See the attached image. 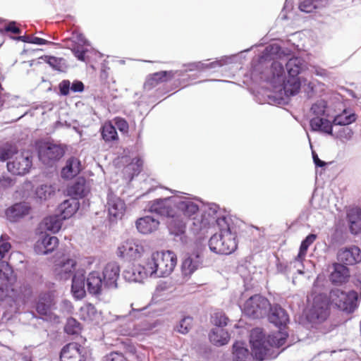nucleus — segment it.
Listing matches in <instances>:
<instances>
[{"label":"nucleus","instance_id":"nucleus-37","mask_svg":"<svg viewBox=\"0 0 361 361\" xmlns=\"http://www.w3.org/2000/svg\"><path fill=\"white\" fill-rule=\"evenodd\" d=\"M357 116L354 111L344 109L341 114L336 115L332 121L335 126H348L356 121Z\"/></svg>","mask_w":361,"mask_h":361},{"label":"nucleus","instance_id":"nucleus-29","mask_svg":"<svg viewBox=\"0 0 361 361\" xmlns=\"http://www.w3.org/2000/svg\"><path fill=\"white\" fill-rule=\"evenodd\" d=\"M159 225V221L151 216L139 218L135 221L137 231L142 234H149L156 231Z\"/></svg>","mask_w":361,"mask_h":361},{"label":"nucleus","instance_id":"nucleus-55","mask_svg":"<svg viewBox=\"0 0 361 361\" xmlns=\"http://www.w3.org/2000/svg\"><path fill=\"white\" fill-rule=\"evenodd\" d=\"M228 321V318L222 312H215L212 316V323L215 326V327L223 328V326L227 325Z\"/></svg>","mask_w":361,"mask_h":361},{"label":"nucleus","instance_id":"nucleus-40","mask_svg":"<svg viewBox=\"0 0 361 361\" xmlns=\"http://www.w3.org/2000/svg\"><path fill=\"white\" fill-rule=\"evenodd\" d=\"M317 235L316 234L310 233L301 242L298 254L295 257V260L300 262V265L301 267H303L302 261L307 254V251L309 247L314 243V241L317 239Z\"/></svg>","mask_w":361,"mask_h":361},{"label":"nucleus","instance_id":"nucleus-42","mask_svg":"<svg viewBox=\"0 0 361 361\" xmlns=\"http://www.w3.org/2000/svg\"><path fill=\"white\" fill-rule=\"evenodd\" d=\"M62 220V217L58 215L45 217L43 220L44 228L53 233H57L61 228Z\"/></svg>","mask_w":361,"mask_h":361},{"label":"nucleus","instance_id":"nucleus-57","mask_svg":"<svg viewBox=\"0 0 361 361\" xmlns=\"http://www.w3.org/2000/svg\"><path fill=\"white\" fill-rule=\"evenodd\" d=\"M104 361H127V358L122 353L113 351L104 356Z\"/></svg>","mask_w":361,"mask_h":361},{"label":"nucleus","instance_id":"nucleus-25","mask_svg":"<svg viewBox=\"0 0 361 361\" xmlns=\"http://www.w3.org/2000/svg\"><path fill=\"white\" fill-rule=\"evenodd\" d=\"M334 270L329 275L330 281L334 285H342L348 281L350 277L349 269L340 263H334Z\"/></svg>","mask_w":361,"mask_h":361},{"label":"nucleus","instance_id":"nucleus-63","mask_svg":"<svg viewBox=\"0 0 361 361\" xmlns=\"http://www.w3.org/2000/svg\"><path fill=\"white\" fill-rule=\"evenodd\" d=\"M71 91L73 92H82L85 90V85L80 80H75L71 83Z\"/></svg>","mask_w":361,"mask_h":361},{"label":"nucleus","instance_id":"nucleus-41","mask_svg":"<svg viewBox=\"0 0 361 361\" xmlns=\"http://www.w3.org/2000/svg\"><path fill=\"white\" fill-rule=\"evenodd\" d=\"M100 131L102 137L105 142L116 141L118 139L116 128L110 121L102 125Z\"/></svg>","mask_w":361,"mask_h":361},{"label":"nucleus","instance_id":"nucleus-59","mask_svg":"<svg viewBox=\"0 0 361 361\" xmlns=\"http://www.w3.org/2000/svg\"><path fill=\"white\" fill-rule=\"evenodd\" d=\"M288 335L286 332L279 331L274 336V343L278 347H281L286 343V341L288 338Z\"/></svg>","mask_w":361,"mask_h":361},{"label":"nucleus","instance_id":"nucleus-60","mask_svg":"<svg viewBox=\"0 0 361 361\" xmlns=\"http://www.w3.org/2000/svg\"><path fill=\"white\" fill-rule=\"evenodd\" d=\"M59 90L61 95L67 96L70 93V90H71V82L68 80H63L59 84Z\"/></svg>","mask_w":361,"mask_h":361},{"label":"nucleus","instance_id":"nucleus-47","mask_svg":"<svg viewBox=\"0 0 361 361\" xmlns=\"http://www.w3.org/2000/svg\"><path fill=\"white\" fill-rule=\"evenodd\" d=\"M18 153L17 148L15 145L10 143H5L0 146V161H4L12 159L13 155Z\"/></svg>","mask_w":361,"mask_h":361},{"label":"nucleus","instance_id":"nucleus-17","mask_svg":"<svg viewBox=\"0 0 361 361\" xmlns=\"http://www.w3.org/2000/svg\"><path fill=\"white\" fill-rule=\"evenodd\" d=\"M340 264L345 266L354 265L361 262V250L355 245L341 249L337 255Z\"/></svg>","mask_w":361,"mask_h":361},{"label":"nucleus","instance_id":"nucleus-24","mask_svg":"<svg viewBox=\"0 0 361 361\" xmlns=\"http://www.w3.org/2000/svg\"><path fill=\"white\" fill-rule=\"evenodd\" d=\"M54 304V295L52 291L42 293L39 296V300L36 305V311L41 315L47 316Z\"/></svg>","mask_w":361,"mask_h":361},{"label":"nucleus","instance_id":"nucleus-38","mask_svg":"<svg viewBox=\"0 0 361 361\" xmlns=\"http://www.w3.org/2000/svg\"><path fill=\"white\" fill-rule=\"evenodd\" d=\"M347 298L341 300V303H344L345 307H337L338 310L345 312L346 313H353L357 307V301L358 300V294L355 290H350L346 292Z\"/></svg>","mask_w":361,"mask_h":361},{"label":"nucleus","instance_id":"nucleus-28","mask_svg":"<svg viewBox=\"0 0 361 361\" xmlns=\"http://www.w3.org/2000/svg\"><path fill=\"white\" fill-rule=\"evenodd\" d=\"M236 56V55H231L229 56H224L212 62H208L209 60H206L204 61H197V71H204L206 70H212L216 71L223 66L233 63V59H235Z\"/></svg>","mask_w":361,"mask_h":361},{"label":"nucleus","instance_id":"nucleus-12","mask_svg":"<svg viewBox=\"0 0 361 361\" xmlns=\"http://www.w3.org/2000/svg\"><path fill=\"white\" fill-rule=\"evenodd\" d=\"M310 315L312 319L319 322L327 319L329 315V302L326 295H319L314 297Z\"/></svg>","mask_w":361,"mask_h":361},{"label":"nucleus","instance_id":"nucleus-33","mask_svg":"<svg viewBox=\"0 0 361 361\" xmlns=\"http://www.w3.org/2000/svg\"><path fill=\"white\" fill-rule=\"evenodd\" d=\"M233 361H252V357L244 342L235 341L233 345Z\"/></svg>","mask_w":361,"mask_h":361},{"label":"nucleus","instance_id":"nucleus-20","mask_svg":"<svg viewBox=\"0 0 361 361\" xmlns=\"http://www.w3.org/2000/svg\"><path fill=\"white\" fill-rule=\"evenodd\" d=\"M123 278L129 282L141 283L145 279L149 276L147 262L145 265H133L126 269L123 272Z\"/></svg>","mask_w":361,"mask_h":361},{"label":"nucleus","instance_id":"nucleus-58","mask_svg":"<svg viewBox=\"0 0 361 361\" xmlns=\"http://www.w3.org/2000/svg\"><path fill=\"white\" fill-rule=\"evenodd\" d=\"M36 195L41 200H46L51 195V188L47 185H42L37 188Z\"/></svg>","mask_w":361,"mask_h":361},{"label":"nucleus","instance_id":"nucleus-49","mask_svg":"<svg viewBox=\"0 0 361 361\" xmlns=\"http://www.w3.org/2000/svg\"><path fill=\"white\" fill-rule=\"evenodd\" d=\"M46 62L55 71L63 72L66 68V60L53 56H46Z\"/></svg>","mask_w":361,"mask_h":361},{"label":"nucleus","instance_id":"nucleus-34","mask_svg":"<svg viewBox=\"0 0 361 361\" xmlns=\"http://www.w3.org/2000/svg\"><path fill=\"white\" fill-rule=\"evenodd\" d=\"M30 207L24 203H16L6 210V216L11 221H17L29 214Z\"/></svg>","mask_w":361,"mask_h":361},{"label":"nucleus","instance_id":"nucleus-9","mask_svg":"<svg viewBox=\"0 0 361 361\" xmlns=\"http://www.w3.org/2000/svg\"><path fill=\"white\" fill-rule=\"evenodd\" d=\"M106 207L108 211L109 219L111 222L117 221L123 216L126 211V204L119 197L109 191L107 195Z\"/></svg>","mask_w":361,"mask_h":361},{"label":"nucleus","instance_id":"nucleus-51","mask_svg":"<svg viewBox=\"0 0 361 361\" xmlns=\"http://www.w3.org/2000/svg\"><path fill=\"white\" fill-rule=\"evenodd\" d=\"M64 331L69 335H78L81 331V324L73 317L67 319Z\"/></svg>","mask_w":361,"mask_h":361},{"label":"nucleus","instance_id":"nucleus-36","mask_svg":"<svg viewBox=\"0 0 361 361\" xmlns=\"http://www.w3.org/2000/svg\"><path fill=\"white\" fill-rule=\"evenodd\" d=\"M79 202L75 199L64 200L59 206V210L63 219L71 217L78 209Z\"/></svg>","mask_w":361,"mask_h":361},{"label":"nucleus","instance_id":"nucleus-5","mask_svg":"<svg viewBox=\"0 0 361 361\" xmlns=\"http://www.w3.org/2000/svg\"><path fill=\"white\" fill-rule=\"evenodd\" d=\"M250 343L252 359L263 361L272 358L268 353L269 348L266 344L265 335L261 329L255 328L251 331Z\"/></svg>","mask_w":361,"mask_h":361},{"label":"nucleus","instance_id":"nucleus-23","mask_svg":"<svg viewBox=\"0 0 361 361\" xmlns=\"http://www.w3.org/2000/svg\"><path fill=\"white\" fill-rule=\"evenodd\" d=\"M59 239L56 236L45 234L40 241L35 245V251L37 255H48L51 253L58 246Z\"/></svg>","mask_w":361,"mask_h":361},{"label":"nucleus","instance_id":"nucleus-31","mask_svg":"<svg viewBox=\"0 0 361 361\" xmlns=\"http://www.w3.org/2000/svg\"><path fill=\"white\" fill-rule=\"evenodd\" d=\"M310 126L314 132H323L329 135L333 133V123L326 118L314 117L310 121Z\"/></svg>","mask_w":361,"mask_h":361},{"label":"nucleus","instance_id":"nucleus-43","mask_svg":"<svg viewBox=\"0 0 361 361\" xmlns=\"http://www.w3.org/2000/svg\"><path fill=\"white\" fill-rule=\"evenodd\" d=\"M89 47L88 45L75 44L71 49V51L78 60L85 61L86 59L90 57V54L94 51Z\"/></svg>","mask_w":361,"mask_h":361},{"label":"nucleus","instance_id":"nucleus-4","mask_svg":"<svg viewBox=\"0 0 361 361\" xmlns=\"http://www.w3.org/2000/svg\"><path fill=\"white\" fill-rule=\"evenodd\" d=\"M269 307L270 302L267 298L255 294L245 302L242 312L248 317L257 319L266 317Z\"/></svg>","mask_w":361,"mask_h":361},{"label":"nucleus","instance_id":"nucleus-18","mask_svg":"<svg viewBox=\"0 0 361 361\" xmlns=\"http://www.w3.org/2000/svg\"><path fill=\"white\" fill-rule=\"evenodd\" d=\"M166 218V226L170 234L175 236H182L185 234V223L180 214L174 209Z\"/></svg>","mask_w":361,"mask_h":361},{"label":"nucleus","instance_id":"nucleus-11","mask_svg":"<svg viewBox=\"0 0 361 361\" xmlns=\"http://www.w3.org/2000/svg\"><path fill=\"white\" fill-rule=\"evenodd\" d=\"M143 251L144 248L141 245L128 240L118 247L117 255L124 260L130 262L140 258Z\"/></svg>","mask_w":361,"mask_h":361},{"label":"nucleus","instance_id":"nucleus-48","mask_svg":"<svg viewBox=\"0 0 361 361\" xmlns=\"http://www.w3.org/2000/svg\"><path fill=\"white\" fill-rule=\"evenodd\" d=\"M80 314L83 320L92 321L96 318L98 312L92 304L87 303L80 308Z\"/></svg>","mask_w":361,"mask_h":361},{"label":"nucleus","instance_id":"nucleus-45","mask_svg":"<svg viewBox=\"0 0 361 361\" xmlns=\"http://www.w3.org/2000/svg\"><path fill=\"white\" fill-rule=\"evenodd\" d=\"M347 298L346 292L343 291L338 288H334L331 290L329 293V295L328 298L329 302H331V304L336 307H345L346 308L344 303H341V298L344 299Z\"/></svg>","mask_w":361,"mask_h":361},{"label":"nucleus","instance_id":"nucleus-10","mask_svg":"<svg viewBox=\"0 0 361 361\" xmlns=\"http://www.w3.org/2000/svg\"><path fill=\"white\" fill-rule=\"evenodd\" d=\"M86 349L76 342L65 345L60 352V361H85Z\"/></svg>","mask_w":361,"mask_h":361},{"label":"nucleus","instance_id":"nucleus-22","mask_svg":"<svg viewBox=\"0 0 361 361\" xmlns=\"http://www.w3.org/2000/svg\"><path fill=\"white\" fill-rule=\"evenodd\" d=\"M175 209L181 216L190 217L199 210V206L185 197L176 196Z\"/></svg>","mask_w":361,"mask_h":361},{"label":"nucleus","instance_id":"nucleus-27","mask_svg":"<svg viewBox=\"0 0 361 361\" xmlns=\"http://www.w3.org/2000/svg\"><path fill=\"white\" fill-rule=\"evenodd\" d=\"M86 279L83 274L76 272L72 278L71 293L78 300L82 299L86 295Z\"/></svg>","mask_w":361,"mask_h":361},{"label":"nucleus","instance_id":"nucleus-30","mask_svg":"<svg viewBox=\"0 0 361 361\" xmlns=\"http://www.w3.org/2000/svg\"><path fill=\"white\" fill-rule=\"evenodd\" d=\"M80 171V161L75 157H71L66 160L65 166L61 169V177L65 179H71L79 174Z\"/></svg>","mask_w":361,"mask_h":361},{"label":"nucleus","instance_id":"nucleus-44","mask_svg":"<svg viewBox=\"0 0 361 361\" xmlns=\"http://www.w3.org/2000/svg\"><path fill=\"white\" fill-rule=\"evenodd\" d=\"M326 3L327 0H303L300 3L299 9L302 12L312 13Z\"/></svg>","mask_w":361,"mask_h":361},{"label":"nucleus","instance_id":"nucleus-26","mask_svg":"<svg viewBox=\"0 0 361 361\" xmlns=\"http://www.w3.org/2000/svg\"><path fill=\"white\" fill-rule=\"evenodd\" d=\"M76 261L73 259H66L62 261L56 267L55 273L59 280L66 281L71 277L73 278V272L76 267Z\"/></svg>","mask_w":361,"mask_h":361},{"label":"nucleus","instance_id":"nucleus-53","mask_svg":"<svg viewBox=\"0 0 361 361\" xmlns=\"http://www.w3.org/2000/svg\"><path fill=\"white\" fill-rule=\"evenodd\" d=\"M68 192L71 195L75 196V200L82 198L86 195L85 185L83 183L76 181L70 187Z\"/></svg>","mask_w":361,"mask_h":361},{"label":"nucleus","instance_id":"nucleus-1","mask_svg":"<svg viewBox=\"0 0 361 361\" xmlns=\"http://www.w3.org/2000/svg\"><path fill=\"white\" fill-rule=\"evenodd\" d=\"M303 59L292 57L286 63L288 76L286 77L284 67L279 61H274L269 70V75L261 73L259 80L269 83L273 88L283 90L287 97L294 96L299 92L301 82L299 74L303 67Z\"/></svg>","mask_w":361,"mask_h":361},{"label":"nucleus","instance_id":"nucleus-61","mask_svg":"<svg viewBox=\"0 0 361 361\" xmlns=\"http://www.w3.org/2000/svg\"><path fill=\"white\" fill-rule=\"evenodd\" d=\"M114 121L116 128H117L121 133H127L128 131L129 126L124 118L116 117Z\"/></svg>","mask_w":361,"mask_h":361},{"label":"nucleus","instance_id":"nucleus-13","mask_svg":"<svg viewBox=\"0 0 361 361\" xmlns=\"http://www.w3.org/2000/svg\"><path fill=\"white\" fill-rule=\"evenodd\" d=\"M175 201L176 196L155 199L149 202V210L166 217L175 209Z\"/></svg>","mask_w":361,"mask_h":361},{"label":"nucleus","instance_id":"nucleus-15","mask_svg":"<svg viewBox=\"0 0 361 361\" xmlns=\"http://www.w3.org/2000/svg\"><path fill=\"white\" fill-rule=\"evenodd\" d=\"M267 316L269 322L280 329L289 322V316L286 310L278 304H270Z\"/></svg>","mask_w":361,"mask_h":361},{"label":"nucleus","instance_id":"nucleus-52","mask_svg":"<svg viewBox=\"0 0 361 361\" xmlns=\"http://www.w3.org/2000/svg\"><path fill=\"white\" fill-rule=\"evenodd\" d=\"M192 317L190 316L184 317L180 319L178 324L174 327V330L177 332L186 334L189 332L192 327Z\"/></svg>","mask_w":361,"mask_h":361},{"label":"nucleus","instance_id":"nucleus-2","mask_svg":"<svg viewBox=\"0 0 361 361\" xmlns=\"http://www.w3.org/2000/svg\"><path fill=\"white\" fill-rule=\"evenodd\" d=\"M238 219H233L231 216H224L217 219L216 226L219 233L214 234L209 240V250L219 255H231L238 247L237 238Z\"/></svg>","mask_w":361,"mask_h":361},{"label":"nucleus","instance_id":"nucleus-35","mask_svg":"<svg viewBox=\"0 0 361 361\" xmlns=\"http://www.w3.org/2000/svg\"><path fill=\"white\" fill-rule=\"evenodd\" d=\"M209 338L214 345L222 346L228 343L230 336L223 328L214 327L211 330Z\"/></svg>","mask_w":361,"mask_h":361},{"label":"nucleus","instance_id":"nucleus-14","mask_svg":"<svg viewBox=\"0 0 361 361\" xmlns=\"http://www.w3.org/2000/svg\"><path fill=\"white\" fill-rule=\"evenodd\" d=\"M203 257L198 250L187 253L182 262L181 271L184 276H190L202 267Z\"/></svg>","mask_w":361,"mask_h":361},{"label":"nucleus","instance_id":"nucleus-39","mask_svg":"<svg viewBox=\"0 0 361 361\" xmlns=\"http://www.w3.org/2000/svg\"><path fill=\"white\" fill-rule=\"evenodd\" d=\"M347 298L341 300V303H344L345 307H337L338 310L345 312L346 313H353L357 307V301L358 300V294L355 290H350L346 292Z\"/></svg>","mask_w":361,"mask_h":361},{"label":"nucleus","instance_id":"nucleus-19","mask_svg":"<svg viewBox=\"0 0 361 361\" xmlns=\"http://www.w3.org/2000/svg\"><path fill=\"white\" fill-rule=\"evenodd\" d=\"M85 279L87 293L96 298H99L102 294L104 285L100 273L97 271H92L89 273Z\"/></svg>","mask_w":361,"mask_h":361},{"label":"nucleus","instance_id":"nucleus-50","mask_svg":"<svg viewBox=\"0 0 361 361\" xmlns=\"http://www.w3.org/2000/svg\"><path fill=\"white\" fill-rule=\"evenodd\" d=\"M297 263L300 264V262L296 261L295 257L293 261H290V262L280 261L279 259H277L276 264V271L279 274L288 276L291 272L292 267H296Z\"/></svg>","mask_w":361,"mask_h":361},{"label":"nucleus","instance_id":"nucleus-54","mask_svg":"<svg viewBox=\"0 0 361 361\" xmlns=\"http://www.w3.org/2000/svg\"><path fill=\"white\" fill-rule=\"evenodd\" d=\"M326 107V102L323 99H320L312 105L310 111L316 116V117H319L325 114Z\"/></svg>","mask_w":361,"mask_h":361},{"label":"nucleus","instance_id":"nucleus-6","mask_svg":"<svg viewBox=\"0 0 361 361\" xmlns=\"http://www.w3.org/2000/svg\"><path fill=\"white\" fill-rule=\"evenodd\" d=\"M65 154V148L60 145L46 142L38 149L39 159L47 166H52Z\"/></svg>","mask_w":361,"mask_h":361},{"label":"nucleus","instance_id":"nucleus-64","mask_svg":"<svg viewBox=\"0 0 361 361\" xmlns=\"http://www.w3.org/2000/svg\"><path fill=\"white\" fill-rule=\"evenodd\" d=\"M11 247L8 242H2L0 243V261L4 258L6 254L10 250Z\"/></svg>","mask_w":361,"mask_h":361},{"label":"nucleus","instance_id":"nucleus-62","mask_svg":"<svg viewBox=\"0 0 361 361\" xmlns=\"http://www.w3.org/2000/svg\"><path fill=\"white\" fill-rule=\"evenodd\" d=\"M143 161L141 158L135 157L134 158L131 163L130 164V168H133V166H136V169L135 170V174H139L142 169Z\"/></svg>","mask_w":361,"mask_h":361},{"label":"nucleus","instance_id":"nucleus-56","mask_svg":"<svg viewBox=\"0 0 361 361\" xmlns=\"http://www.w3.org/2000/svg\"><path fill=\"white\" fill-rule=\"evenodd\" d=\"M15 183V180L8 176H0V193L11 188Z\"/></svg>","mask_w":361,"mask_h":361},{"label":"nucleus","instance_id":"nucleus-16","mask_svg":"<svg viewBox=\"0 0 361 361\" xmlns=\"http://www.w3.org/2000/svg\"><path fill=\"white\" fill-rule=\"evenodd\" d=\"M104 286L109 289L118 288L117 281L120 276V267L116 262H109L102 272Z\"/></svg>","mask_w":361,"mask_h":361},{"label":"nucleus","instance_id":"nucleus-8","mask_svg":"<svg viewBox=\"0 0 361 361\" xmlns=\"http://www.w3.org/2000/svg\"><path fill=\"white\" fill-rule=\"evenodd\" d=\"M182 71H161L149 74L144 83V91H150L159 84L167 82L176 76L182 75Z\"/></svg>","mask_w":361,"mask_h":361},{"label":"nucleus","instance_id":"nucleus-7","mask_svg":"<svg viewBox=\"0 0 361 361\" xmlns=\"http://www.w3.org/2000/svg\"><path fill=\"white\" fill-rule=\"evenodd\" d=\"M32 157L28 152L17 153L7 162L8 171L16 176H23L29 172L32 165Z\"/></svg>","mask_w":361,"mask_h":361},{"label":"nucleus","instance_id":"nucleus-32","mask_svg":"<svg viewBox=\"0 0 361 361\" xmlns=\"http://www.w3.org/2000/svg\"><path fill=\"white\" fill-rule=\"evenodd\" d=\"M349 229L352 234L357 235L361 233V209L354 208L347 214Z\"/></svg>","mask_w":361,"mask_h":361},{"label":"nucleus","instance_id":"nucleus-21","mask_svg":"<svg viewBox=\"0 0 361 361\" xmlns=\"http://www.w3.org/2000/svg\"><path fill=\"white\" fill-rule=\"evenodd\" d=\"M219 205L214 203L209 204L202 215L200 224V229L209 227L214 224H216L217 219H221L224 216H227L226 214L219 215Z\"/></svg>","mask_w":361,"mask_h":361},{"label":"nucleus","instance_id":"nucleus-46","mask_svg":"<svg viewBox=\"0 0 361 361\" xmlns=\"http://www.w3.org/2000/svg\"><path fill=\"white\" fill-rule=\"evenodd\" d=\"M21 30L17 26L16 21H8L0 18V34L4 35L5 33L11 32L13 34H20Z\"/></svg>","mask_w":361,"mask_h":361},{"label":"nucleus","instance_id":"nucleus-3","mask_svg":"<svg viewBox=\"0 0 361 361\" xmlns=\"http://www.w3.org/2000/svg\"><path fill=\"white\" fill-rule=\"evenodd\" d=\"M176 263V256L171 251L152 252L147 259L149 276L166 277L173 271Z\"/></svg>","mask_w":361,"mask_h":361}]
</instances>
